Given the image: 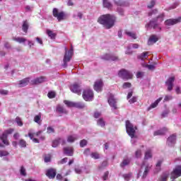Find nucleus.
<instances>
[{"label": "nucleus", "mask_w": 181, "mask_h": 181, "mask_svg": "<svg viewBox=\"0 0 181 181\" xmlns=\"http://www.w3.org/2000/svg\"><path fill=\"white\" fill-rule=\"evenodd\" d=\"M98 22L105 29H111L115 25V16L111 14H105L99 17Z\"/></svg>", "instance_id": "1"}, {"label": "nucleus", "mask_w": 181, "mask_h": 181, "mask_svg": "<svg viewBox=\"0 0 181 181\" xmlns=\"http://www.w3.org/2000/svg\"><path fill=\"white\" fill-rule=\"evenodd\" d=\"M181 23V18L179 17L177 18H170L165 21V26H173V25H176L177 23Z\"/></svg>", "instance_id": "12"}, {"label": "nucleus", "mask_w": 181, "mask_h": 181, "mask_svg": "<svg viewBox=\"0 0 181 181\" xmlns=\"http://www.w3.org/2000/svg\"><path fill=\"white\" fill-rule=\"evenodd\" d=\"M134 53L132 50H131V45L127 47V50L125 52V54H132Z\"/></svg>", "instance_id": "58"}, {"label": "nucleus", "mask_w": 181, "mask_h": 181, "mask_svg": "<svg viewBox=\"0 0 181 181\" xmlns=\"http://www.w3.org/2000/svg\"><path fill=\"white\" fill-rule=\"evenodd\" d=\"M30 81V78H23V79L19 81L18 83V85L20 88L26 87V86H28V84H29Z\"/></svg>", "instance_id": "18"}, {"label": "nucleus", "mask_w": 181, "mask_h": 181, "mask_svg": "<svg viewBox=\"0 0 181 181\" xmlns=\"http://www.w3.org/2000/svg\"><path fill=\"white\" fill-rule=\"evenodd\" d=\"M108 166V161L105 160L102 163L101 165L99 166V169H103V168H107Z\"/></svg>", "instance_id": "50"}, {"label": "nucleus", "mask_w": 181, "mask_h": 181, "mask_svg": "<svg viewBox=\"0 0 181 181\" xmlns=\"http://www.w3.org/2000/svg\"><path fill=\"white\" fill-rule=\"evenodd\" d=\"M65 49H66V52L63 59L64 64L62 65L64 69L67 67V63H69V62L71 60V57L73 56V47H71V49L69 51H68V52H67V48H65Z\"/></svg>", "instance_id": "7"}, {"label": "nucleus", "mask_w": 181, "mask_h": 181, "mask_svg": "<svg viewBox=\"0 0 181 181\" xmlns=\"http://www.w3.org/2000/svg\"><path fill=\"white\" fill-rule=\"evenodd\" d=\"M158 40H159V37H158V35H152L148 38L147 45L148 46H152V45H155Z\"/></svg>", "instance_id": "15"}, {"label": "nucleus", "mask_w": 181, "mask_h": 181, "mask_svg": "<svg viewBox=\"0 0 181 181\" xmlns=\"http://www.w3.org/2000/svg\"><path fill=\"white\" fill-rule=\"evenodd\" d=\"M168 178H169V173H164L160 176L158 181H168Z\"/></svg>", "instance_id": "26"}, {"label": "nucleus", "mask_w": 181, "mask_h": 181, "mask_svg": "<svg viewBox=\"0 0 181 181\" xmlns=\"http://www.w3.org/2000/svg\"><path fill=\"white\" fill-rule=\"evenodd\" d=\"M136 127H134V124L129 122V120L126 121V131L129 136L131 138H135V130Z\"/></svg>", "instance_id": "5"}, {"label": "nucleus", "mask_w": 181, "mask_h": 181, "mask_svg": "<svg viewBox=\"0 0 181 181\" xmlns=\"http://www.w3.org/2000/svg\"><path fill=\"white\" fill-rule=\"evenodd\" d=\"M167 144L168 146H173L176 144V136L173 134L168 138Z\"/></svg>", "instance_id": "17"}, {"label": "nucleus", "mask_w": 181, "mask_h": 181, "mask_svg": "<svg viewBox=\"0 0 181 181\" xmlns=\"http://www.w3.org/2000/svg\"><path fill=\"white\" fill-rule=\"evenodd\" d=\"M47 35L52 40L56 39V33H53V31H52V30H47Z\"/></svg>", "instance_id": "30"}, {"label": "nucleus", "mask_w": 181, "mask_h": 181, "mask_svg": "<svg viewBox=\"0 0 181 181\" xmlns=\"http://www.w3.org/2000/svg\"><path fill=\"white\" fill-rule=\"evenodd\" d=\"M78 138L77 136H68L67 141L68 142H74V141L77 140Z\"/></svg>", "instance_id": "41"}, {"label": "nucleus", "mask_w": 181, "mask_h": 181, "mask_svg": "<svg viewBox=\"0 0 181 181\" xmlns=\"http://www.w3.org/2000/svg\"><path fill=\"white\" fill-rule=\"evenodd\" d=\"M47 96L49 98H54V97H56V93L54 92H49Z\"/></svg>", "instance_id": "56"}, {"label": "nucleus", "mask_w": 181, "mask_h": 181, "mask_svg": "<svg viewBox=\"0 0 181 181\" xmlns=\"http://www.w3.org/2000/svg\"><path fill=\"white\" fill-rule=\"evenodd\" d=\"M9 155V153L6 151H0V157L2 158V156H8Z\"/></svg>", "instance_id": "54"}, {"label": "nucleus", "mask_w": 181, "mask_h": 181, "mask_svg": "<svg viewBox=\"0 0 181 181\" xmlns=\"http://www.w3.org/2000/svg\"><path fill=\"white\" fill-rule=\"evenodd\" d=\"M64 153L68 156H73L74 152L73 151V148L71 147H64Z\"/></svg>", "instance_id": "20"}, {"label": "nucleus", "mask_w": 181, "mask_h": 181, "mask_svg": "<svg viewBox=\"0 0 181 181\" xmlns=\"http://www.w3.org/2000/svg\"><path fill=\"white\" fill-rule=\"evenodd\" d=\"M64 103L67 107H74L75 102L64 100Z\"/></svg>", "instance_id": "39"}, {"label": "nucleus", "mask_w": 181, "mask_h": 181, "mask_svg": "<svg viewBox=\"0 0 181 181\" xmlns=\"http://www.w3.org/2000/svg\"><path fill=\"white\" fill-rule=\"evenodd\" d=\"M151 158H152V153H151V151L148 150L145 153L144 160H146L148 159H151Z\"/></svg>", "instance_id": "37"}, {"label": "nucleus", "mask_w": 181, "mask_h": 181, "mask_svg": "<svg viewBox=\"0 0 181 181\" xmlns=\"http://www.w3.org/2000/svg\"><path fill=\"white\" fill-rule=\"evenodd\" d=\"M57 112H60V114H67L68 112L66 111V109H64V107H63L62 105H59L57 107Z\"/></svg>", "instance_id": "28"}, {"label": "nucleus", "mask_w": 181, "mask_h": 181, "mask_svg": "<svg viewBox=\"0 0 181 181\" xmlns=\"http://www.w3.org/2000/svg\"><path fill=\"white\" fill-rule=\"evenodd\" d=\"M74 171L76 173H77V175H81L83 173V170H81L80 168H76Z\"/></svg>", "instance_id": "55"}, {"label": "nucleus", "mask_w": 181, "mask_h": 181, "mask_svg": "<svg viewBox=\"0 0 181 181\" xmlns=\"http://www.w3.org/2000/svg\"><path fill=\"white\" fill-rule=\"evenodd\" d=\"M156 4V0H151L150 3L148 4L147 8H148V9H152V8H153Z\"/></svg>", "instance_id": "40"}, {"label": "nucleus", "mask_w": 181, "mask_h": 181, "mask_svg": "<svg viewBox=\"0 0 181 181\" xmlns=\"http://www.w3.org/2000/svg\"><path fill=\"white\" fill-rule=\"evenodd\" d=\"M21 148H26V141L23 139H21L19 141Z\"/></svg>", "instance_id": "49"}, {"label": "nucleus", "mask_w": 181, "mask_h": 181, "mask_svg": "<svg viewBox=\"0 0 181 181\" xmlns=\"http://www.w3.org/2000/svg\"><path fill=\"white\" fill-rule=\"evenodd\" d=\"M165 18V13H161L157 16L156 18H153L151 21H149L148 23L146 25V28L147 29H158L160 30V27H159V24L158 23V21L159 22H163V19Z\"/></svg>", "instance_id": "2"}, {"label": "nucleus", "mask_w": 181, "mask_h": 181, "mask_svg": "<svg viewBox=\"0 0 181 181\" xmlns=\"http://www.w3.org/2000/svg\"><path fill=\"white\" fill-rule=\"evenodd\" d=\"M45 80V78L43 76H41L40 78H37L35 79H33L31 83L33 85H36V84H41V83H44Z\"/></svg>", "instance_id": "22"}, {"label": "nucleus", "mask_w": 181, "mask_h": 181, "mask_svg": "<svg viewBox=\"0 0 181 181\" xmlns=\"http://www.w3.org/2000/svg\"><path fill=\"white\" fill-rule=\"evenodd\" d=\"M15 121H16L17 125H18V127H23V122H22V119H21V117H17L15 119Z\"/></svg>", "instance_id": "38"}, {"label": "nucleus", "mask_w": 181, "mask_h": 181, "mask_svg": "<svg viewBox=\"0 0 181 181\" xmlns=\"http://www.w3.org/2000/svg\"><path fill=\"white\" fill-rule=\"evenodd\" d=\"M181 176V165H177L171 173V179L175 180Z\"/></svg>", "instance_id": "10"}, {"label": "nucleus", "mask_w": 181, "mask_h": 181, "mask_svg": "<svg viewBox=\"0 0 181 181\" xmlns=\"http://www.w3.org/2000/svg\"><path fill=\"white\" fill-rule=\"evenodd\" d=\"M74 108L83 110V108H86V105L81 102H75Z\"/></svg>", "instance_id": "25"}, {"label": "nucleus", "mask_w": 181, "mask_h": 181, "mask_svg": "<svg viewBox=\"0 0 181 181\" xmlns=\"http://www.w3.org/2000/svg\"><path fill=\"white\" fill-rule=\"evenodd\" d=\"M59 139H56V140H54L52 141V148H57V146H59Z\"/></svg>", "instance_id": "45"}, {"label": "nucleus", "mask_w": 181, "mask_h": 181, "mask_svg": "<svg viewBox=\"0 0 181 181\" xmlns=\"http://www.w3.org/2000/svg\"><path fill=\"white\" fill-rule=\"evenodd\" d=\"M110 60L111 62H119V57L118 56L114 54H110Z\"/></svg>", "instance_id": "36"}, {"label": "nucleus", "mask_w": 181, "mask_h": 181, "mask_svg": "<svg viewBox=\"0 0 181 181\" xmlns=\"http://www.w3.org/2000/svg\"><path fill=\"white\" fill-rule=\"evenodd\" d=\"M110 56H111V54H104L103 55H102L100 57V59H102V60H107V61H109L110 59Z\"/></svg>", "instance_id": "42"}, {"label": "nucleus", "mask_w": 181, "mask_h": 181, "mask_svg": "<svg viewBox=\"0 0 181 181\" xmlns=\"http://www.w3.org/2000/svg\"><path fill=\"white\" fill-rule=\"evenodd\" d=\"M115 4L117 5V6H129V1H125L122 0L115 1Z\"/></svg>", "instance_id": "21"}, {"label": "nucleus", "mask_w": 181, "mask_h": 181, "mask_svg": "<svg viewBox=\"0 0 181 181\" xmlns=\"http://www.w3.org/2000/svg\"><path fill=\"white\" fill-rule=\"evenodd\" d=\"M107 103L110 105V106L113 108V110H117V98L112 95V93H110L109 95V98L107 100Z\"/></svg>", "instance_id": "11"}, {"label": "nucleus", "mask_w": 181, "mask_h": 181, "mask_svg": "<svg viewBox=\"0 0 181 181\" xmlns=\"http://www.w3.org/2000/svg\"><path fill=\"white\" fill-rule=\"evenodd\" d=\"M22 29L25 33H28V30L29 29V23H28V21L23 22Z\"/></svg>", "instance_id": "32"}, {"label": "nucleus", "mask_w": 181, "mask_h": 181, "mask_svg": "<svg viewBox=\"0 0 181 181\" xmlns=\"http://www.w3.org/2000/svg\"><path fill=\"white\" fill-rule=\"evenodd\" d=\"M70 89L72 93H75V94H78V95H80V94H81V88L77 83L71 86Z\"/></svg>", "instance_id": "14"}, {"label": "nucleus", "mask_w": 181, "mask_h": 181, "mask_svg": "<svg viewBox=\"0 0 181 181\" xmlns=\"http://www.w3.org/2000/svg\"><path fill=\"white\" fill-rule=\"evenodd\" d=\"M130 104H134V103H136V97L134 96L132 99L129 100Z\"/></svg>", "instance_id": "64"}, {"label": "nucleus", "mask_w": 181, "mask_h": 181, "mask_svg": "<svg viewBox=\"0 0 181 181\" xmlns=\"http://www.w3.org/2000/svg\"><path fill=\"white\" fill-rule=\"evenodd\" d=\"M131 176H132V173L129 174H124L122 177H124L125 181H129V179H131Z\"/></svg>", "instance_id": "46"}, {"label": "nucleus", "mask_w": 181, "mask_h": 181, "mask_svg": "<svg viewBox=\"0 0 181 181\" xmlns=\"http://www.w3.org/2000/svg\"><path fill=\"white\" fill-rule=\"evenodd\" d=\"M160 101H162V98H159L158 99H157L153 103H152L150 107H148L147 108L148 111H151V110H152V108H156V107H158V104H159Z\"/></svg>", "instance_id": "23"}, {"label": "nucleus", "mask_w": 181, "mask_h": 181, "mask_svg": "<svg viewBox=\"0 0 181 181\" xmlns=\"http://www.w3.org/2000/svg\"><path fill=\"white\" fill-rule=\"evenodd\" d=\"M151 168H152V165H151L149 163H148L146 160H144L141 163L140 170L137 175V177H139V176H141V174L143 172L141 178L146 179V176H148V173H149V170H151Z\"/></svg>", "instance_id": "3"}, {"label": "nucleus", "mask_w": 181, "mask_h": 181, "mask_svg": "<svg viewBox=\"0 0 181 181\" xmlns=\"http://www.w3.org/2000/svg\"><path fill=\"white\" fill-rule=\"evenodd\" d=\"M177 6H179V3L178 2H175L171 6H170L168 8V9H175V8H177Z\"/></svg>", "instance_id": "57"}, {"label": "nucleus", "mask_w": 181, "mask_h": 181, "mask_svg": "<svg viewBox=\"0 0 181 181\" xmlns=\"http://www.w3.org/2000/svg\"><path fill=\"white\" fill-rule=\"evenodd\" d=\"M118 77L122 78V80H131L134 77V75L127 69H121L118 72Z\"/></svg>", "instance_id": "6"}, {"label": "nucleus", "mask_w": 181, "mask_h": 181, "mask_svg": "<svg viewBox=\"0 0 181 181\" xmlns=\"http://www.w3.org/2000/svg\"><path fill=\"white\" fill-rule=\"evenodd\" d=\"M146 56H148V52H143L140 56L139 58L141 60H144V59H145V57H146Z\"/></svg>", "instance_id": "63"}, {"label": "nucleus", "mask_w": 181, "mask_h": 181, "mask_svg": "<svg viewBox=\"0 0 181 181\" xmlns=\"http://www.w3.org/2000/svg\"><path fill=\"white\" fill-rule=\"evenodd\" d=\"M170 112V110H164L162 114H161V117L162 118H165L166 117H168V115H169V113Z\"/></svg>", "instance_id": "47"}, {"label": "nucleus", "mask_w": 181, "mask_h": 181, "mask_svg": "<svg viewBox=\"0 0 181 181\" xmlns=\"http://www.w3.org/2000/svg\"><path fill=\"white\" fill-rule=\"evenodd\" d=\"M87 145V140L83 139L80 141L81 148H84Z\"/></svg>", "instance_id": "51"}, {"label": "nucleus", "mask_w": 181, "mask_h": 181, "mask_svg": "<svg viewBox=\"0 0 181 181\" xmlns=\"http://www.w3.org/2000/svg\"><path fill=\"white\" fill-rule=\"evenodd\" d=\"M173 83H175V76H171L165 81V86H167L168 91H172L173 90Z\"/></svg>", "instance_id": "13"}, {"label": "nucleus", "mask_w": 181, "mask_h": 181, "mask_svg": "<svg viewBox=\"0 0 181 181\" xmlns=\"http://www.w3.org/2000/svg\"><path fill=\"white\" fill-rule=\"evenodd\" d=\"M117 12L119 15H120L121 16H124V10L122 9V8H118Z\"/></svg>", "instance_id": "62"}, {"label": "nucleus", "mask_w": 181, "mask_h": 181, "mask_svg": "<svg viewBox=\"0 0 181 181\" xmlns=\"http://www.w3.org/2000/svg\"><path fill=\"white\" fill-rule=\"evenodd\" d=\"M131 83L129 82H125L123 83L122 87L123 88H131Z\"/></svg>", "instance_id": "52"}, {"label": "nucleus", "mask_w": 181, "mask_h": 181, "mask_svg": "<svg viewBox=\"0 0 181 181\" xmlns=\"http://www.w3.org/2000/svg\"><path fill=\"white\" fill-rule=\"evenodd\" d=\"M90 157L93 158V159H100V154L98 153H90Z\"/></svg>", "instance_id": "43"}, {"label": "nucleus", "mask_w": 181, "mask_h": 181, "mask_svg": "<svg viewBox=\"0 0 181 181\" xmlns=\"http://www.w3.org/2000/svg\"><path fill=\"white\" fill-rule=\"evenodd\" d=\"M131 163V160L129 159H124L120 163V168H125V166H128Z\"/></svg>", "instance_id": "27"}, {"label": "nucleus", "mask_w": 181, "mask_h": 181, "mask_svg": "<svg viewBox=\"0 0 181 181\" xmlns=\"http://www.w3.org/2000/svg\"><path fill=\"white\" fill-rule=\"evenodd\" d=\"M171 100H173V96L172 95H165L164 98V101H170Z\"/></svg>", "instance_id": "61"}, {"label": "nucleus", "mask_w": 181, "mask_h": 181, "mask_svg": "<svg viewBox=\"0 0 181 181\" xmlns=\"http://www.w3.org/2000/svg\"><path fill=\"white\" fill-rule=\"evenodd\" d=\"M125 35L129 36V37H132V39H136V34L134 32L126 30Z\"/></svg>", "instance_id": "29"}, {"label": "nucleus", "mask_w": 181, "mask_h": 181, "mask_svg": "<svg viewBox=\"0 0 181 181\" xmlns=\"http://www.w3.org/2000/svg\"><path fill=\"white\" fill-rule=\"evenodd\" d=\"M168 132V129L166 127H164L158 131H156L154 132V135L156 136V135H165L166 132Z\"/></svg>", "instance_id": "24"}, {"label": "nucleus", "mask_w": 181, "mask_h": 181, "mask_svg": "<svg viewBox=\"0 0 181 181\" xmlns=\"http://www.w3.org/2000/svg\"><path fill=\"white\" fill-rule=\"evenodd\" d=\"M135 156L137 158H141V156H142V151H141V149L136 150L135 152Z\"/></svg>", "instance_id": "48"}, {"label": "nucleus", "mask_w": 181, "mask_h": 181, "mask_svg": "<svg viewBox=\"0 0 181 181\" xmlns=\"http://www.w3.org/2000/svg\"><path fill=\"white\" fill-rule=\"evenodd\" d=\"M21 175L23 176H26V169H25L23 166L21 168Z\"/></svg>", "instance_id": "59"}, {"label": "nucleus", "mask_w": 181, "mask_h": 181, "mask_svg": "<svg viewBox=\"0 0 181 181\" xmlns=\"http://www.w3.org/2000/svg\"><path fill=\"white\" fill-rule=\"evenodd\" d=\"M103 4L104 8H107V9H110V8H112V4L108 0H103Z\"/></svg>", "instance_id": "33"}, {"label": "nucleus", "mask_w": 181, "mask_h": 181, "mask_svg": "<svg viewBox=\"0 0 181 181\" xmlns=\"http://www.w3.org/2000/svg\"><path fill=\"white\" fill-rule=\"evenodd\" d=\"M146 67H147V69H148V70H155V69H156L155 65H152V64H147V65H146Z\"/></svg>", "instance_id": "60"}, {"label": "nucleus", "mask_w": 181, "mask_h": 181, "mask_svg": "<svg viewBox=\"0 0 181 181\" xmlns=\"http://www.w3.org/2000/svg\"><path fill=\"white\" fill-rule=\"evenodd\" d=\"M47 134H54V129L52 127H48L47 128Z\"/></svg>", "instance_id": "53"}, {"label": "nucleus", "mask_w": 181, "mask_h": 181, "mask_svg": "<svg viewBox=\"0 0 181 181\" xmlns=\"http://www.w3.org/2000/svg\"><path fill=\"white\" fill-rule=\"evenodd\" d=\"M83 98L85 101H92L93 98H94V93L93 90L90 89H86L83 92Z\"/></svg>", "instance_id": "8"}, {"label": "nucleus", "mask_w": 181, "mask_h": 181, "mask_svg": "<svg viewBox=\"0 0 181 181\" xmlns=\"http://www.w3.org/2000/svg\"><path fill=\"white\" fill-rule=\"evenodd\" d=\"M40 118H42V115H40V113L39 115H37L35 116L34 121L37 124H40Z\"/></svg>", "instance_id": "44"}, {"label": "nucleus", "mask_w": 181, "mask_h": 181, "mask_svg": "<svg viewBox=\"0 0 181 181\" xmlns=\"http://www.w3.org/2000/svg\"><path fill=\"white\" fill-rule=\"evenodd\" d=\"M52 15L54 18L57 19L58 22L66 21L67 18H69V15H67V13H65V12L63 11H59L57 8H53Z\"/></svg>", "instance_id": "4"}, {"label": "nucleus", "mask_w": 181, "mask_h": 181, "mask_svg": "<svg viewBox=\"0 0 181 181\" xmlns=\"http://www.w3.org/2000/svg\"><path fill=\"white\" fill-rule=\"evenodd\" d=\"M94 90L98 93L103 91V81H97L94 84Z\"/></svg>", "instance_id": "16"}, {"label": "nucleus", "mask_w": 181, "mask_h": 181, "mask_svg": "<svg viewBox=\"0 0 181 181\" xmlns=\"http://www.w3.org/2000/svg\"><path fill=\"white\" fill-rule=\"evenodd\" d=\"M12 132H13V129H9L6 130L0 136V139L2 141L4 145H9V142L8 141V135H10V134H12Z\"/></svg>", "instance_id": "9"}, {"label": "nucleus", "mask_w": 181, "mask_h": 181, "mask_svg": "<svg viewBox=\"0 0 181 181\" xmlns=\"http://www.w3.org/2000/svg\"><path fill=\"white\" fill-rule=\"evenodd\" d=\"M13 40H14L15 42H18V43H25V42L26 41V39L23 38V37H13Z\"/></svg>", "instance_id": "35"}, {"label": "nucleus", "mask_w": 181, "mask_h": 181, "mask_svg": "<svg viewBox=\"0 0 181 181\" xmlns=\"http://www.w3.org/2000/svg\"><path fill=\"white\" fill-rule=\"evenodd\" d=\"M97 125H98V127H101V128H104L105 127V121H104V119H98L97 120Z\"/></svg>", "instance_id": "31"}, {"label": "nucleus", "mask_w": 181, "mask_h": 181, "mask_svg": "<svg viewBox=\"0 0 181 181\" xmlns=\"http://www.w3.org/2000/svg\"><path fill=\"white\" fill-rule=\"evenodd\" d=\"M158 15V9H153L148 13V16H150V18H154V16H156Z\"/></svg>", "instance_id": "34"}, {"label": "nucleus", "mask_w": 181, "mask_h": 181, "mask_svg": "<svg viewBox=\"0 0 181 181\" xmlns=\"http://www.w3.org/2000/svg\"><path fill=\"white\" fill-rule=\"evenodd\" d=\"M46 175L49 179H54V177H56V170H54L53 168L47 170Z\"/></svg>", "instance_id": "19"}]
</instances>
